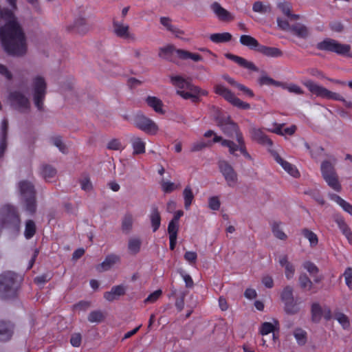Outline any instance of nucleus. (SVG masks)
I'll list each match as a JSON object with an SVG mask.
<instances>
[{
    "label": "nucleus",
    "mask_w": 352,
    "mask_h": 352,
    "mask_svg": "<svg viewBox=\"0 0 352 352\" xmlns=\"http://www.w3.org/2000/svg\"><path fill=\"white\" fill-rule=\"evenodd\" d=\"M7 14L14 16L11 11ZM0 40L6 52L12 56H23L26 53L27 45L22 28L13 17L0 28Z\"/></svg>",
    "instance_id": "1"
},
{
    "label": "nucleus",
    "mask_w": 352,
    "mask_h": 352,
    "mask_svg": "<svg viewBox=\"0 0 352 352\" xmlns=\"http://www.w3.org/2000/svg\"><path fill=\"white\" fill-rule=\"evenodd\" d=\"M217 126L223 133L229 138L235 137L238 144L232 140H223L221 136L214 135L213 142H221V146L228 147L230 154L234 156H239L237 151H239L243 157L252 160V156L247 151L246 144L242 133L240 131L238 125L234 122L230 116H218L216 118Z\"/></svg>",
    "instance_id": "2"
},
{
    "label": "nucleus",
    "mask_w": 352,
    "mask_h": 352,
    "mask_svg": "<svg viewBox=\"0 0 352 352\" xmlns=\"http://www.w3.org/2000/svg\"><path fill=\"white\" fill-rule=\"evenodd\" d=\"M171 84L177 89V94L185 100H191L194 103L200 101V96H207L208 92L192 85L190 81L181 76H170Z\"/></svg>",
    "instance_id": "3"
},
{
    "label": "nucleus",
    "mask_w": 352,
    "mask_h": 352,
    "mask_svg": "<svg viewBox=\"0 0 352 352\" xmlns=\"http://www.w3.org/2000/svg\"><path fill=\"white\" fill-rule=\"evenodd\" d=\"M20 275L10 271L0 274V298L3 299L14 298L21 283Z\"/></svg>",
    "instance_id": "4"
},
{
    "label": "nucleus",
    "mask_w": 352,
    "mask_h": 352,
    "mask_svg": "<svg viewBox=\"0 0 352 352\" xmlns=\"http://www.w3.org/2000/svg\"><path fill=\"white\" fill-rule=\"evenodd\" d=\"M0 228L16 234L20 230L21 219L17 210L14 206L6 205L1 209Z\"/></svg>",
    "instance_id": "5"
},
{
    "label": "nucleus",
    "mask_w": 352,
    "mask_h": 352,
    "mask_svg": "<svg viewBox=\"0 0 352 352\" xmlns=\"http://www.w3.org/2000/svg\"><path fill=\"white\" fill-rule=\"evenodd\" d=\"M19 190L25 203V210L34 214L36 210V192L32 183L21 181L19 183Z\"/></svg>",
    "instance_id": "6"
},
{
    "label": "nucleus",
    "mask_w": 352,
    "mask_h": 352,
    "mask_svg": "<svg viewBox=\"0 0 352 352\" xmlns=\"http://www.w3.org/2000/svg\"><path fill=\"white\" fill-rule=\"evenodd\" d=\"M316 48L321 51L333 52L340 56H351L349 55L351 51L350 45L339 43L338 41L330 38H326L322 41L318 42L316 44Z\"/></svg>",
    "instance_id": "7"
},
{
    "label": "nucleus",
    "mask_w": 352,
    "mask_h": 352,
    "mask_svg": "<svg viewBox=\"0 0 352 352\" xmlns=\"http://www.w3.org/2000/svg\"><path fill=\"white\" fill-rule=\"evenodd\" d=\"M320 170L322 177L328 186L333 190L340 192L342 186L333 164L328 160H324L321 164Z\"/></svg>",
    "instance_id": "8"
},
{
    "label": "nucleus",
    "mask_w": 352,
    "mask_h": 352,
    "mask_svg": "<svg viewBox=\"0 0 352 352\" xmlns=\"http://www.w3.org/2000/svg\"><path fill=\"white\" fill-rule=\"evenodd\" d=\"M32 91L34 104L38 110H42L46 95L47 83L43 77L37 76L32 80Z\"/></svg>",
    "instance_id": "9"
},
{
    "label": "nucleus",
    "mask_w": 352,
    "mask_h": 352,
    "mask_svg": "<svg viewBox=\"0 0 352 352\" xmlns=\"http://www.w3.org/2000/svg\"><path fill=\"white\" fill-rule=\"evenodd\" d=\"M215 94L222 96L226 100L229 102L234 107L240 109L247 110L250 109V104L248 102H243L237 98L234 93L230 89L226 88L223 85L219 84L214 87Z\"/></svg>",
    "instance_id": "10"
},
{
    "label": "nucleus",
    "mask_w": 352,
    "mask_h": 352,
    "mask_svg": "<svg viewBox=\"0 0 352 352\" xmlns=\"http://www.w3.org/2000/svg\"><path fill=\"white\" fill-rule=\"evenodd\" d=\"M304 85L309 89L310 92L318 97L325 99H331L337 101L344 100L343 96L340 94L331 91L327 89L318 85L311 80H308L304 82Z\"/></svg>",
    "instance_id": "11"
},
{
    "label": "nucleus",
    "mask_w": 352,
    "mask_h": 352,
    "mask_svg": "<svg viewBox=\"0 0 352 352\" xmlns=\"http://www.w3.org/2000/svg\"><path fill=\"white\" fill-rule=\"evenodd\" d=\"M8 100L12 107L20 112H25L30 109L29 99L19 91H11L9 94Z\"/></svg>",
    "instance_id": "12"
},
{
    "label": "nucleus",
    "mask_w": 352,
    "mask_h": 352,
    "mask_svg": "<svg viewBox=\"0 0 352 352\" xmlns=\"http://www.w3.org/2000/svg\"><path fill=\"white\" fill-rule=\"evenodd\" d=\"M134 123L138 129L149 135H155L159 130L157 124L144 115H137Z\"/></svg>",
    "instance_id": "13"
},
{
    "label": "nucleus",
    "mask_w": 352,
    "mask_h": 352,
    "mask_svg": "<svg viewBox=\"0 0 352 352\" xmlns=\"http://www.w3.org/2000/svg\"><path fill=\"white\" fill-rule=\"evenodd\" d=\"M219 168L230 187H234L238 181L237 174L233 167L226 160H220Z\"/></svg>",
    "instance_id": "14"
},
{
    "label": "nucleus",
    "mask_w": 352,
    "mask_h": 352,
    "mask_svg": "<svg viewBox=\"0 0 352 352\" xmlns=\"http://www.w3.org/2000/svg\"><path fill=\"white\" fill-rule=\"evenodd\" d=\"M269 151L274 157V160L281 166V167L291 176L294 178L300 177V173L296 166L290 164L287 161L283 159L279 154L274 150L269 148Z\"/></svg>",
    "instance_id": "15"
},
{
    "label": "nucleus",
    "mask_w": 352,
    "mask_h": 352,
    "mask_svg": "<svg viewBox=\"0 0 352 352\" xmlns=\"http://www.w3.org/2000/svg\"><path fill=\"white\" fill-rule=\"evenodd\" d=\"M113 30L115 35L123 39H134L135 36L129 31V25L123 22L113 21Z\"/></svg>",
    "instance_id": "16"
},
{
    "label": "nucleus",
    "mask_w": 352,
    "mask_h": 352,
    "mask_svg": "<svg viewBox=\"0 0 352 352\" xmlns=\"http://www.w3.org/2000/svg\"><path fill=\"white\" fill-rule=\"evenodd\" d=\"M251 138L253 141L256 142L259 144L266 146L271 148L273 145L272 140L263 132L261 129L252 128L250 130Z\"/></svg>",
    "instance_id": "17"
},
{
    "label": "nucleus",
    "mask_w": 352,
    "mask_h": 352,
    "mask_svg": "<svg viewBox=\"0 0 352 352\" xmlns=\"http://www.w3.org/2000/svg\"><path fill=\"white\" fill-rule=\"evenodd\" d=\"M210 8L216 16L221 21H231L234 16L230 12L223 8L218 2H213L210 5Z\"/></svg>",
    "instance_id": "18"
},
{
    "label": "nucleus",
    "mask_w": 352,
    "mask_h": 352,
    "mask_svg": "<svg viewBox=\"0 0 352 352\" xmlns=\"http://www.w3.org/2000/svg\"><path fill=\"white\" fill-rule=\"evenodd\" d=\"M226 57L228 59L236 63L241 67L248 69L253 72H258V68L254 65V63L249 61L243 57L230 53L226 54Z\"/></svg>",
    "instance_id": "19"
},
{
    "label": "nucleus",
    "mask_w": 352,
    "mask_h": 352,
    "mask_svg": "<svg viewBox=\"0 0 352 352\" xmlns=\"http://www.w3.org/2000/svg\"><path fill=\"white\" fill-rule=\"evenodd\" d=\"M67 31L76 32L80 34H84L89 30V27L84 18H78L75 20L73 25H68L66 28Z\"/></svg>",
    "instance_id": "20"
},
{
    "label": "nucleus",
    "mask_w": 352,
    "mask_h": 352,
    "mask_svg": "<svg viewBox=\"0 0 352 352\" xmlns=\"http://www.w3.org/2000/svg\"><path fill=\"white\" fill-rule=\"evenodd\" d=\"M335 222L338 225L342 234L346 237L348 242L352 244V231L342 216H336Z\"/></svg>",
    "instance_id": "21"
},
{
    "label": "nucleus",
    "mask_w": 352,
    "mask_h": 352,
    "mask_svg": "<svg viewBox=\"0 0 352 352\" xmlns=\"http://www.w3.org/2000/svg\"><path fill=\"white\" fill-rule=\"evenodd\" d=\"M240 43L245 47H248L252 50L258 52V49L260 48L261 44L254 37L250 35H241L239 39Z\"/></svg>",
    "instance_id": "22"
},
{
    "label": "nucleus",
    "mask_w": 352,
    "mask_h": 352,
    "mask_svg": "<svg viewBox=\"0 0 352 352\" xmlns=\"http://www.w3.org/2000/svg\"><path fill=\"white\" fill-rule=\"evenodd\" d=\"M13 333V325L10 322H0V341L9 340Z\"/></svg>",
    "instance_id": "23"
},
{
    "label": "nucleus",
    "mask_w": 352,
    "mask_h": 352,
    "mask_svg": "<svg viewBox=\"0 0 352 352\" xmlns=\"http://www.w3.org/2000/svg\"><path fill=\"white\" fill-rule=\"evenodd\" d=\"M258 52L271 58H279L283 55V52L279 48L263 45H261L260 48L258 49Z\"/></svg>",
    "instance_id": "24"
},
{
    "label": "nucleus",
    "mask_w": 352,
    "mask_h": 352,
    "mask_svg": "<svg viewBox=\"0 0 352 352\" xmlns=\"http://www.w3.org/2000/svg\"><path fill=\"white\" fill-rule=\"evenodd\" d=\"M279 263L282 267H285V273L286 278L289 280L293 278L295 272V267L292 263L288 261L287 255H283L279 258Z\"/></svg>",
    "instance_id": "25"
},
{
    "label": "nucleus",
    "mask_w": 352,
    "mask_h": 352,
    "mask_svg": "<svg viewBox=\"0 0 352 352\" xmlns=\"http://www.w3.org/2000/svg\"><path fill=\"white\" fill-rule=\"evenodd\" d=\"M133 155L143 154L146 151V142L139 137H133L131 139Z\"/></svg>",
    "instance_id": "26"
},
{
    "label": "nucleus",
    "mask_w": 352,
    "mask_h": 352,
    "mask_svg": "<svg viewBox=\"0 0 352 352\" xmlns=\"http://www.w3.org/2000/svg\"><path fill=\"white\" fill-rule=\"evenodd\" d=\"M120 261V256L115 254H108L104 260L101 263L100 267L103 271H107L111 268L113 265Z\"/></svg>",
    "instance_id": "27"
},
{
    "label": "nucleus",
    "mask_w": 352,
    "mask_h": 352,
    "mask_svg": "<svg viewBox=\"0 0 352 352\" xmlns=\"http://www.w3.org/2000/svg\"><path fill=\"white\" fill-rule=\"evenodd\" d=\"M223 79L226 80L230 85L236 87L239 90L243 91L249 97L253 98L254 96V92L250 89L241 83L237 82L234 80V78L230 77L229 76H223Z\"/></svg>",
    "instance_id": "28"
},
{
    "label": "nucleus",
    "mask_w": 352,
    "mask_h": 352,
    "mask_svg": "<svg viewBox=\"0 0 352 352\" xmlns=\"http://www.w3.org/2000/svg\"><path fill=\"white\" fill-rule=\"evenodd\" d=\"M150 220L153 232H155L159 229L161 225V216L157 207L155 206H152Z\"/></svg>",
    "instance_id": "29"
},
{
    "label": "nucleus",
    "mask_w": 352,
    "mask_h": 352,
    "mask_svg": "<svg viewBox=\"0 0 352 352\" xmlns=\"http://www.w3.org/2000/svg\"><path fill=\"white\" fill-rule=\"evenodd\" d=\"M290 30L298 38H307L309 35V31L307 27L301 23L292 25L290 28Z\"/></svg>",
    "instance_id": "30"
},
{
    "label": "nucleus",
    "mask_w": 352,
    "mask_h": 352,
    "mask_svg": "<svg viewBox=\"0 0 352 352\" xmlns=\"http://www.w3.org/2000/svg\"><path fill=\"white\" fill-rule=\"evenodd\" d=\"M160 23L164 26L168 31L174 34L177 37L179 36V35L184 34L183 30L171 24V19L169 17L162 16L160 18Z\"/></svg>",
    "instance_id": "31"
},
{
    "label": "nucleus",
    "mask_w": 352,
    "mask_h": 352,
    "mask_svg": "<svg viewBox=\"0 0 352 352\" xmlns=\"http://www.w3.org/2000/svg\"><path fill=\"white\" fill-rule=\"evenodd\" d=\"M177 56L182 60L192 59L195 62H199L202 60V56L196 53H192L188 51L177 49L175 50Z\"/></svg>",
    "instance_id": "32"
},
{
    "label": "nucleus",
    "mask_w": 352,
    "mask_h": 352,
    "mask_svg": "<svg viewBox=\"0 0 352 352\" xmlns=\"http://www.w3.org/2000/svg\"><path fill=\"white\" fill-rule=\"evenodd\" d=\"M146 102L155 112L161 114L164 113V111L162 109L163 104L160 99L155 96H148Z\"/></svg>",
    "instance_id": "33"
},
{
    "label": "nucleus",
    "mask_w": 352,
    "mask_h": 352,
    "mask_svg": "<svg viewBox=\"0 0 352 352\" xmlns=\"http://www.w3.org/2000/svg\"><path fill=\"white\" fill-rule=\"evenodd\" d=\"M331 200L336 202L346 212L352 215V205L336 194L330 195Z\"/></svg>",
    "instance_id": "34"
},
{
    "label": "nucleus",
    "mask_w": 352,
    "mask_h": 352,
    "mask_svg": "<svg viewBox=\"0 0 352 352\" xmlns=\"http://www.w3.org/2000/svg\"><path fill=\"white\" fill-rule=\"evenodd\" d=\"M311 320L318 323L320 321L322 314L323 308L318 302H314L311 307Z\"/></svg>",
    "instance_id": "35"
},
{
    "label": "nucleus",
    "mask_w": 352,
    "mask_h": 352,
    "mask_svg": "<svg viewBox=\"0 0 352 352\" xmlns=\"http://www.w3.org/2000/svg\"><path fill=\"white\" fill-rule=\"evenodd\" d=\"M232 34L229 32L214 33L210 36V40L214 43H222L230 41Z\"/></svg>",
    "instance_id": "36"
},
{
    "label": "nucleus",
    "mask_w": 352,
    "mask_h": 352,
    "mask_svg": "<svg viewBox=\"0 0 352 352\" xmlns=\"http://www.w3.org/2000/svg\"><path fill=\"white\" fill-rule=\"evenodd\" d=\"M301 234L309 241L311 248H314L318 245V237L316 233L308 228H303L301 230Z\"/></svg>",
    "instance_id": "37"
},
{
    "label": "nucleus",
    "mask_w": 352,
    "mask_h": 352,
    "mask_svg": "<svg viewBox=\"0 0 352 352\" xmlns=\"http://www.w3.org/2000/svg\"><path fill=\"white\" fill-rule=\"evenodd\" d=\"M41 173L46 182H52L56 175V170L52 166L43 165Z\"/></svg>",
    "instance_id": "38"
},
{
    "label": "nucleus",
    "mask_w": 352,
    "mask_h": 352,
    "mask_svg": "<svg viewBox=\"0 0 352 352\" xmlns=\"http://www.w3.org/2000/svg\"><path fill=\"white\" fill-rule=\"evenodd\" d=\"M280 221H274L272 224V232L274 236L280 239L285 241L287 239V234L282 230Z\"/></svg>",
    "instance_id": "39"
},
{
    "label": "nucleus",
    "mask_w": 352,
    "mask_h": 352,
    "mask_svg": "<svg viewBox=\"0 0 352 352\" xmlns=\"http://www.w3.org/2000/svg\"><path fill=\"white\" fill-rule=\"evenodd\" d=\"M183 197L184 199V208L186 210H188L195 198L192 190L190 186H187L184 188L183 191Z\"/></svg>",
    "instance_id": "40"
},
{
    "label": "nucleus",
    "mask_w": 352,
    "mask_h": 352,
    "mask_svg": "<svg viewBox=\"0 0 352 352\" xmlns=\"http://www.w3.org/2000/svg\"><path fill=\"white\" fill-rule=\"evenodd\" d=\"M293 335L296 340L298 345L303 346L307 341V333L301 328H296L293 332Z\"/></svg>",
    "instance_id": "41"
},
{
    "label": "nucleus",
    "mask_w": 352,
    "mask_h": 352,
    "mask_svg": "<svg viewBox=\"0 0 352 352\" xmlns=\"http://www.w3.org/2000/svg\"><path fill=\"white\" fill-rule=\"evenodd\" d=\"M133 216L131 213H126L122 220V230L124 232L129 233L133 227Z\"/></svg>",
    "instance_id": "42"
},
{
    "label": "nucleus",
    "mask_w": 352,
    "mask_h": 352,
    "mask_svg": "<svg viewBox=\"0 0 352 352\" xmlns=\"http://www.w3.org/2000/svg\"><path fill=\"white\" fill-rule=\"evenodd\" d=\"M285 304V311L287 314L294 315L300 311L299 302L294 299L286 302Z\"/></svg>",
    "instance_id": "43"
},
{
    "label": "nucleus",
    "mask_w": 352,
    "mask_h": 352,
    "mask_svg": "<svg viewBox=\"0 0 352 352\" xmlns=\"http://www.w3.org/2000/svg\"><path fill=\"white\" fill-rule=\"evenodd\" d=\"M334 318L339 322L344 329H349L350 321L349 317L342 312H335Z\"/></svg>",
    "instance_id": "44"
},
{
    "label": "nucleus",
    "mask_w": 352,
    "mask_h": 352,
    "mask_svg": "<svg viewBox=\"0 0 352 352\" xmlns=\"http://www.w3.org/2000/svg\"><path fill=\"white\" fill-rule=\"evenodd\" d=\"M142 242L138 238H132L129 240L128 249L133 254H138L141 248Z\"/></svg>",
    "instance_id": "45"
},
{
    "label": "nucleus",
    "mask_w": 352,
    "mask_h": 352,
    "mask_svg": "<svg viewBox=\"0 0 352 352\" xmlns=\"http://www.w3.org/2000/svg\"><path fill=\"white\" fill-rule=\"evenodd\" d=\"M299 284L302 289L310 291L313 288V283L306 274H301L298 278Z\"/></svg>",
    "instance_id": "46"
},
{
    "label": "nucleus",
    "mask_w": 352,
    "mask_h": 352,
    "mask_svg": "<svg viewBox=\"0 0 352 352\" xmlns=\"http://www.w3.org/2000/svg\"><path fill=\"white\" fill-rule=\"evenodd\" d=\"M162 189L165 193H170L174 190L179 189L181 185L179 183L175 184L170 181L162 180L161 182Z\"/></svg>",
    "instance_id": "47"
},
{
    "label": "nucleus",
    "mask_w": 352,
    "mask_h": 352,
    "mask_svg": "<svg viewBox=\"0 0 352 352\" xmlns=\"http://www.w3.org/2000/svg\"><path fill=\"white\" fill-rule=\"evenodd\" d=\"M36 233V225L34 221L28 220L25 223V228L24 232L25 237L27 239H30L34 236Z\"/></svg>",
    "instance_id": "48"
},
{
    "label": "nucleus",
    "mask_w": 352,
    "mask_h": 352,
    "mask_svg": "<svg viewBox=\"0 0 352 352\" xmlns=\"http://www.w3.org/2000/svg\"><path fill=\"white\" fill-rule=\"evenodd\" d=\"M280 298L284 303L293 300V288L289 285L285 287L281 292Z\"/></svg>",
    "instance_id": "49"
},
{
    "label": "nucleus",
    "mask_w": 352,
    "mask_h": 352,
    "mask_svg": "<svg viewBox=\"0 0 352 352\" xmlns=\"http://www.w3.org/2000/svg\"><path fill=\"white\" fill-rule=\"evenodd\" d=\"M302 266L312 277H314V275L318 274L319 272L318 267L313 262L305 261Z\"/></svg>",
    "instance_id": "50"
},
{
    "label": "nucleus",
    "mask_w": 352,
    "mask_h": 352,
    "mask_svg": "<svg viewBox=\"0 0 352 352\" xmlns=\"http://www.w3.org/2000/svg\"><path fill=\"white\" fill-rule=\"evenodd\" d=\"M258 83L261 86L262 85H274V86H279L280 82L274 80L273 78L264 75L261 76L258 79Z\"/></svg>",
    "instance_id": "51"
},
{
    "label": "nucleus",
    "mask_w": 352,
    "mask_h": 352,
    "mask_svg": "<svg viewBox=\"0 0 352 352\" xmlns=\"http://www.w3.org/2000/svg\"><path fill=\"white\" fill-rule=\"evenodd\" d=\"M104 315L100 311H91L88 316V320L91 322H100L103 320Z\"/></svg>",
    "instance_id": "52"
},
{
    "label": "nucleus",
    "mask_w": 352,
    "mask_h": 352,
    "mask_svg": "<svg viewBox=\"0 0 352 352\" xmlns=\"http://www.w3.org/2000/svg\"><path fill=\"white\" fill-rule=\"evenodd\" d=\"M252 10L255 12L265 14L270 10V7L264 5L261 1H256L252 6Z\"/></svg>",
    "instance_id": "53"
},
{
    "label": "nucleus",
    "mask_w": 352,
    "mask_h": 352,
    "mask_svg": "<svg viewBox=\"0 0 352 352\" xmlns=\"http://www.w3.org/2000/svg\"><path fill=\"white\" fill-rule=\"evenodd\" d=\"M345 284L350 290H352V267H348L343 273Z\"/></svg>",
    "instance_id": "54"
},
{
    "label": "nucleus",
    "mask_w": 352,
    "mask_h": 352,
    "mask_svg": "<svg viewBox=\"0 0 352 352\" xmlns=\"http://www.w3.org/2000/svg\"><path fill=\"white\" fill-rule=\"evenodd\" d=\"M274 330V326L271 322H263L260 328V333L263 336L267 335Z\"/></svg>",
    "instance_id": "55"
},
{
    "label": "nucleus",
    "mask_w": 352,
    "mask_h": 352,
    "mask_svg": "<svg viewBox=\"0 0 352 352\" xmlns=\"http://www.w3.org/2000/svg\"><path fill=\"white\" fill-rule=\"evenodd\" d=\"M107 148L109 150H112V151H119V150H122L124 148L122 146L120 141L118 139H116V138L111 140L108 142Z\"/></svg>",
    "instance_id": "56"
},
{
    "label": "nucleus",
    "mask_w": 352,
    "mask_h": 352,
    "mask_svg": "<svg viewBox=\"0 0 352 352\" xmlns=\"http://www.w3.org/2000/svg\"><path fill=\"white\" fill-rule=\"evenodd\" d=\"M221 202L217 196H213L208 199V207L212 210H218L220 208Z\"/></svg>",
    "instance_id": "57"
},
{
    "label": "nucleus",
    "mask_w": 352,
    "mask_h": 352,
    "mask_svg": "<svg viewBox=\"0 0 352 352\" xmlns=\"http://www.w3.org/2000/svg\"><path fill=\"white\" fill-rule=\"evenodd\" d=\"M179 230V223H174L173 221H170L168 226V232L169 234V237H177V232Z\"/></svg>",
    "instance_id": "58"
},
{
    "label": "nucleus",
    "mask_w": 352,
    "mask_h": 352,
    "mask_svg": "<svg viewBox=\"0 0 352 352\" xmlns=\"http://www.w3.org/2000/svg\"><path fill=\"white\" fill-rule=\"evenodd\" d=\"M184 258L190 265H194L197 259V254L195 252L187 251L184 254Z\"/></svg>",
    "instance_id": "59"
},
{
    "label": "nucleus",
    "mask_w": 352,
    "mask_h": 352,
    "mask_svg": "<svg viewBox=\"0 0 352 352\" xmlns=\"http://www.w3.org/2000/svg\"><path fill=\"white\" fill-rule=\"evenodd\" d=\"M311 198H313L314 200H316L319 204L324 205L325 203V201L323 198V197L320 195L319 190H310L307 192Z\"/></svg>",
    "instance_id": "60"
},
{
    "label": "nucleus",
    "mask_w": 352,
    "mask_h": 352,
    "mask_svg": "<svg viewBox=\"0 0 352 352\" xmlns=\"http://www.w3.org/2000/svg\"><path fill=\"white\" fill-rule=\"evenodd\" d=\"M284 88L286 89L289 92L294 93L297 95H302L304 94V91L302 89V88L296 84H289L286 85Z\"/></svg>",
    "instance_id": "61"
},
{
    "label": "nucleus",
    "mask_w": 352,
    "mask_h": 352,
    "mask_svg": "<svg viewBox=\"0 0 352 352\" xmlns=\"http://www.w3.org/2000/svg\"><path fill=\"white\" fill-rule=\"evenodd\" d=\"M162 292L161 289H157L154 292L151 293L148 296V297L144 300L145 303H153L155 302L162 295Z\"/></svg>",
    "instance_id": "62"
},
{
    "label": "nucleus",
    "mask_w": 352,
    "mask_h": 352,
    "mask_svg": "<svg viewBox=\"0 0 352 352\" xmlns=\"http://www.w3.org/2000/svg\"><path fill=\"white\" fill-rule=\"evenodd\" d=\"M278 7L286 16H288L289 15H290L292 6L289 3H288V2L279 3L278 5Z\"/></svg>",
    "instance_id": "63"
},
{
    "label": "nucleus",
    "mask_w": 352,
    "mask_h": 352,
    "mask_svg": "<svg viewBox=\"0 0 352 352\" xmlns=\"http://www.w3.org/2000/svg\"><path fill=\"white\" fill-rule=\"evenodd\" d=\"M53 144L58 148L60 151L65 153L67 151V148L65 145L62 142V139L60 137H54L52 138Z\"/></svg>",
    "instance_id": "64"
}]
</instances>
